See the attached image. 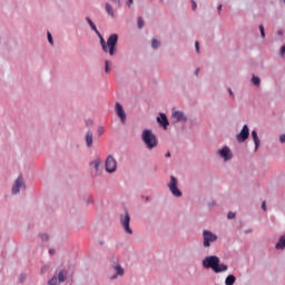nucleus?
I'll list each match as a JSON object with an SVG mask.
<instances>
[{
  "instance_id": "obj_1",
  "label": "nucleus",
  "mask_w": 285,
  "mask_h": 285,
  "mask_svg": "<svg viewBox=\"0 0 285 285\" xmlns=\"http://www.w3.org/2000/svg\"><path fill=\"white\" fill-rule=\"evenodd\" d=\"M98 37L104 52H109L110 57H114L115 52H117V41H119V36H117V33H112L108 38L107 43L101 33H99Z\"/></svg>"
},
{
  "instance_id": "obj_2",
  "label": "nucleus",
  "mask_w": 285,
  "mask_h": 285,
  "mask_svg": "<svg viewBox=\"0 0 285 285\" xmlns=\"http://www.w3.org/2000/svg\"><path fill=\"white\" fill-rule=\"evenodd\" d=\"M204 268H212L214 273H226L228 266L225 264H219V257L217 256H207L203 261Z\"/></svg>"
},
{
  "instance_id": "obj_3",
  "label": "nucleus",
  "mask_w": 285,
  "mask_h": 285,
  "mask_svg": "<svg viewBox=\"0 0 285 285\" xmlns=\"http://www.w3.org/2000/svg\"><path fill=\"white\" fill-rule=\"evenodd\" d=\"M141 138L144 144L147 146L148 150L157 148V144H159V141L157 140V136H155V134H153V130L150 129H145L142 131Z\"/></svg>"
},
{
  "instance_id": "obj_4",
  "label": "nucleus",
  "mask_w": 285,
  "mask_h": 285,
  "mask_svg": "<svg viewBox=\"0 0 285 285\" xmlns=\"http://www.w3.org/2000/svg\"><path fill=\"white\" fill-rule=\"evenodd\" d=\"M107 173H116L117 171V159L112 156H108L105 163Z\"/></svg>"
},
{
  "instance_id": "obj_5",
  "label": "nucleus",
  "mask_w": 285,
  "mask_h": 285,
  "mask_svg": "<svg viewBox=\"0 0 285 285\" xmlns=\"http://www.w3.org/2000/svg\"><path fill=\"white\" fill-rule=\"evenodd\" d=\"M168 188L170 193L174 195V197H181V191L177 187V178H175V176L170 177V183L168 185Z\"/></svg>"
},
{
  "instance_id": "obj_6",
  "label": "nucleus",
  "mask_w": 285,
  "mask_h": 285,
  "mask_svg": "<svg viewBox=\"0 0 285 285\" xmlns=\"http://www.w3.org/2000/svg\"><path fill=\"white\" fill-rule=\"evenodd\" d=\"M120 224L125 228V232L128 235H132V229H130V215L126 213L124 216H120Z\"/></svg>"
},
{
  "instance_id": "obj_7",
  "label": "nucleus",
  "mask_w": 285,
  "mask_h": 285,
  "mask_svg": "<svg viewBox=\"0 0 285 285\" xmlns=\"http://www.w3.org/2000/svg\"><path fill=\"white\" fill-rule=\"evenodd\" d=\"M203 237H204V246L206 248H208V246H210V242H217V235H215L208 230H204Z\"/></svg>"
},
{
  "instance_id": "obj_8",
  "label": "nucleus",
  "mask_w": 285,
  "mask_h": 285,
  "mask_svg": "<svg viewBox=\"0 0 285 285\" xmlns=\"http://www.w3.org/2000/svg\"><path fill=\"white\" fill-rule=\"evenodd\" d=\"M249 135H250V131L248 129V125H245L243 126V129L240 130V132L236 136V139L242 144L248 139Z\"/></svg>"
},
{
  "instance_id": "obj_9",
  "label": "nucleus",
  "mask_w": 285,
  "mask_h": 285,
  "mask_svg": "<svg viewBox=\"0 0 285 285\" xmlns=\"http://www.w3.org/2000/svg\"><path fill=\"white\" fill-rule=\"evenodd\" d=\"M20 188H26V183H23V178L21 176L18 177L12 187L13 195H18Z\"/></svg>"
},
{
  "instance_id": "obj_10",
  "label": "nucleus",
  "mask_w": 285,
  "mask_h": 285,
  "mask_svg": "<svg viewBox=\"0 0 285 285\" xmlns=\"http://www.w3.org/2000/svg\"><path fill=\"white\" fill-rule=\"evenodd\" d=\"M116 115L120 117L121 124H126V111H124V107L119 102H116Z\"/></svg>"
},
{
  "instance_id": "obj_11",
  "label": "nucleus",
  "mask_w": 285,
  "mask_h": 285,
  "mask_svg": "<svg viewBox=\"0 0 285 285\" xmlns=\"http://www.w3.org/2000/svg\"><path fill=\"white\" fill-rule=\"evenodd\" d=\"M218 154L225 159V161H228V159L233 158V154H230V148L228 147H224L218 151Z\"/></svg>"
},
{
  "instance_id": "obj_12",
  "label": "nucleus",
  "mask_w": 285,
  "mask_h": 285,
  "mask_svg": "<svg viewBox=\"0 0 285 285\" xmlns=\"http://www.w3.org/2000/svg\"><path fill=\"white\" fill-rule=\"evenodd\" d=\"M157 121H158V124L164 126L165 130L169 126L168 117H166V114H160V117L157 118Z\"/></svg>"
},
{
  "instance_id": "obj_13",
  "label": "nucleus",
  "mask_w": 285,
  "mask_h": 285,
  "mask_svg": "<svg viewBox=\"0 0 285 285\" xmlns=\"http://www.w3.org/2000/svg\"><path fill=\"white\" fill-rule=\"evenodd\" d=\"M114 269L116 272V275L111 276V279H117V276L124 277V267H121V265H115Z\"/></svg>"
},
{
  "instance_id": "obj_14",
  "label": "nucleus",
  "mask_w": 285,
  "mask_h": 285,
  "mask_svg": "<svg viewBox=\"0 0 285 285\" xmlns=\"http://www.w3.org/2000/svg\"><path fill=\"white\" fill-rule=\"evenodd\" d=\"M173 117L176 119V121H186V117L184 116L183 111H174Z\"/></svg>"
},
{
  "instance_id": "obj_15",
  "label": "nucleus",
  "mask_w": 285,
  "mask_h": 285,
  "mask_svg": "<svg viewBox=\"0 0 285 285\" xmlns=\"http://www.w3.org/2000/svg\"><path fill=\"white\" fill-rule=\"evenodd\" d=\"M275 248H276L277 250H284V248H285V234L279 237V240H278V243L276 244Z\"/></svg>"
},
{
  "instance_id": "obj_16",
  "label": "nucleus",
  "mask_w": 285,
  "mask_h": 285,
  "mask_svg": "<svg viewBox=\"0 0 285 285\" xmlns=\"http://www.w3.org/2000/svg\"><path fill=\"white\" fill-rule=\"evenodd\" d=\"M252 138L254 139L255 150H257V148H259V137L257 136L256 130L252 131Z\"/></svg>"
},
{
  "instance_id": "obj_17",
  "label": "nucleus",
  "mask_w": 285,
  "mask_h": 285,
  "mask_svg": "<svg viewBox=\"0 0 285 285\" xmlns=\"http://www.w3.org/2000/svg\"><path fill=\"white\" fill-rule=\"evenodd\" d=\"M68 277V272L66 271H60L59 274H58V282L61 283V282H66V278Z\"/></svg>"
},
{
  "instance_id": "obj_18",
  "label": "nucleus",
  "mask_w": 285,
  "mask_h": 285,
  "mask_svg": "<svg viewBox=\"0 0 285 285\" xmlns=\"http://www.w3.org/2000/svg\"><path fill=\"white\" fill-rule=\"evenodd\" d=\"M237 282V277L235 275H228L225 279L226 285H234Z\"/></svg>"
},
{
  "instance_id": "obj_19",
  "label": "nucleus",
  "mask_w": 285,
  "mask_h": 285,
  "mask_svg": "<svg viewBox=\"0 0 285 285\" xmlns=\"http://www.w3.org/2000/svg\"><path fill=\"white\" fill-rule=\"evenodd\" d=\"M86 144L88 148L92 147V131H88L86 135Z\"/></svg>"
},
{
  "instance_id": "obj_20",
  "label": "nucleus",
  "mask_w": 285,
  "mask_h": 285,
  "mask_svg": "<svg viewBox=\"0 0 285 285\" xmlns=\"http://www.w3.org/2000/svg\"><path fill=\"white\" fill-rule=\"evenodd\" d=\"M106 12L109 17H115V11L112 10V6L110 3H106Z\"/></svg>"
},
{
  "instance_id": "obj_21",
  "label": "nucleus",
  "mask_w": 285,
  "mask_h": 285,
  "mask_svg": "<svg viewBox=\"0 0 285 285\" xmlns=\"http://www.w3.org/2000/svg\"><path fill=\"white\" fill-rule=\"evenodd\" d=\"M87 22L89 23L91 30H94V32L99 35V30H97V26H95V22H92V20L90 18H87Z\"/></svg>"
},
{
  "instance_id": "obj_22",
  "label": "nucleus",
  "mask_w": 285,
  "mask_h": 285,
  "mask_svg": "<svg viewBox=\"0 0 285 285\" xmlns=\"http://www.w3.org/2000/svg\"><path fill=\"white\" fill-rule=\"evenodd\" d=\"M101 164V160L96 159L90 163V166H94L95 170H99V165Z\"/></svg>"
},
{
  "instance_id": "obj_23",
  "label": "nucleus",
  "mask_w": 285,
  "mask_h": 285,
  "mask_svg": "<svg viewBox=\"0 0 285 285\" xmlns=\"http://www.w3.org/2000/svg\"><path fill=\"white\" fill-rule=\"evenodd\" d=\"M57 284H59L57 276H53L51 279L48 281V285H57Z\"/></svg>"
},
{
  "instance_id": "obj_24",
  "label": "nucleus",
  "mask_w": 285,
  "mask_h": 285,
  "mask_svg": "<svg viewBox=\"0 0 285 285\" xmlns=\"http://www.w3.org/2000/svg\"><path fill=\"white\" fill-rule=\"evenodd\" d=\"M151 47H153L154 49L159 48V42L157 41V39H153V41H151Z\"/></svg>"
},
{
  "instance_id": "obj_25",
  "label": "nucleus",
  "mask_w": 285,
  "mask_h": 285,
  "mask_svg": "<svg viewBox=\"0 0 285 285\" xmlns=\"http://www.w3.org/2000/svg\"><path fill=\"white\" fill-rule=\"evenodd\" d=\"M105 71L110 72V62L108 60L105 61Z\"/></svg>"
},
{
  "instance_id": "obj_26",
  "label": "nucleus",
  "mask_w": 285,
  "mask_h": 285,
  "mask_svg": "<svg viewBox=\"0 0 285 285\" xmlns=\"http://www.w3.org/2000/svg\"><path fill=\"white\" fill-rule=\"evenodd\" d=\"M253 83H254V86H259V83H261L259 77L253 76Z\"/></svg>"
},
{
  "instance_id": "obj_27",
  "label": "nucleus",
  "mask_w": 285,
  "mask_h": 285,
  "mask_svg": "<svg viewBox=\"0 0 285 285\" xmlns=\"http://www.w3.org/2000/svg\"><path fill=\"white\" fill-rule=\"evenodd\" d=\"M259 31H261V37L264 39V37H266V32L264 31L263 24L259 26Z\"/></svg>"
},
{
  "instance_id": "obj_28",
  "label": "nucleus",
  "mask_w": 285,
  "mask_h": 285,
  "mask_svg": "<svg viewBox=\"0 0 285 285\" xmlns=\"http://www.w3.org/2000/svg\"><path fill=\"white\" fill-rule=\"evenodd\" d=\"M138 28L139 29L144 28V19L142 18H138Z\"/></svg>"
},
{
  "instance_id": "obj_29",
  "label": "nucleus",
  "mask_w": 285,
  "mask_h": 285,
  "mask_svg": "<svg viewBox=\"0 0 285 285\" xmlns=\"http://www.w3.org/2000/svg\"><path fill=\"white\" fill-rule=\"evenodd\" d=\"M47 36H48V41H49V43H50L51 46H53L55 42L52 41V35H51L50 32H48Z\"/></svg>"
},
{
  "instance_id": "obj_30",
  "label": "nucleus",
  "mask_w": 285,
  "mask_h": 285,
  "mask_svg": "<svg viewBox=\"0 0 285 285\" xmlns=\"http://www.w3.org/2000/svg\"><path fill=\"white\" fill-rule=\"evenodd\" d=\"M227 217H228L229 219H235V213L229 212L228 215H227Z\"/></svg>"
},
{
  "instance_id": "obj_31",
  "label": "nucleus",
  "mask_w": 285,
  "mask_h": 285,
  "mask_svg": "<svg viewBox=\"0 0 285 285\" xmlns=\"http://www.w3.org/2000/svg\"><path fill=\"white\" fill-rule=\"evenodd\" d=\"M114 3H117L118 8H121V0H111Z\"/></svg>"
},
{
  "instance_id": "obj_32",
  "label": "nucleus",
  "mask_w": 285,
  "mask_h": 285,
  "mask_svg": "<svg viewBox=\"0 0 285 285\" xmlns=\"http://www.w3.org/2000/svg\"><path fill=\"white\" fill-rule=\"evenodd\" d=\"M279 141H281V144H285V134L281 135Z\"/></svg>"
},
{
  "instance_id": "obj_33",
  "label": "nucleus",
  "mask_w": 285,
  "mask_h": 285,
  "mask_svg": "<svg viewBox=\"0 0 285 285\" xmlns=\"http://www.w3.org/2000/svg\"><path fill=\"white\" fill-rule=\"evenodd\" d=\"M41 239H43L45 242H48V235L47 234H42L40 235Z\"/></svg>"
},
{
  "instance_id": "obj_34",
  "label": "nucleus",
  "mask_w": 285,
  "mask_h": 285,
  "mask_svg": "<svg viewBox=\"0 0 285 285\" xmlns=\"http://www.w3.org/2000/svg\"><path fill=\"white\" fill-rule=\"evenodd\" d=\"M196 52H199V41L195 42Z\"/></svg>"
},
{
  "instance_id": "obj_35",
  "label": "nucleus",
  "mask_w": 285,
  "mask_h": 285,
  "mask_svg": "<svg viewBox=\"0 0 285 285\" xmlns=\"http://www.w3.org/2000/svg\"><path fill=\"white\" fill-rule=\"evenodd\" d=\"M191 3H193V6H191L193 10H197V2L191 1Z\"/></svg>"
},
{
  "instance_id": "obj_36",
  "label": "nucleus",
  "mask_w": 285,
  "mask_h": 285,
  "mask_svg": "<svg viewBox=\"0 0 285 285\" xmlns=\"http://www.w3.org/2000/svg\"><path fill=\"white\" fill-rule=\"evenodd\" d=\"M281 55H282V56L285 55V45L281 48Z\"/></svg>"
},
{
  "instance_id": "obj_37",
  "label": "nucleus",
  "mask_w": 285,
  "mask_h": 285,
  "mask_svg": "<svg viewBox=\"0 0 285 285\" xmlns=\"http://www.w3.org/2000/svg\"><path fill=\"white\" fill-rule=\"evenodd\" d=\"M98 135H104V127H100V128L98 129Z\"/></svg>"
},
{
  "instance_id": "obj_38",
  "label": "nucleus",
  "mask_w": 285,
  "mask_h": 285,
  "mask_svg": "<svg viewBox=\"0 0 285 285\" xmlns=\"http://www.w3.org/2000/svg\"><path fill=\"white\" fill-rule=\"evenodd\" d=\"M262 208H263V210H266V202H263Z\"/></svg>"
},
{
  "instance_id": "obj_39",
  "label": "nucleus",
  "mask_w": 285,
  "mask_h": 285,
  "mask_svg": "<svg viewBox=\"0 0 285 285\" xmlns=\"http://www.w3.org/2000/svg\"><path fill=\"white\" fill-rule=\"evenodd\" d=\"M230 97H233V89H228Z\"/></svg>"
},
{
  "instance_id": "obj_40",
  "label": "nucleus",
  "mask_w": 285,
  "mask_h": 285,
  "mask_svg": "<svg viewBox=\"0 0 285 285\" xmlns=\"http://www.w3.org/2000/svg\"><path fill=\"white\" fill-rule=\"evenodd\" d=\"M49 253H50L51 255H55V249H49Z\"/></svg>"
},
{
  "instance_id": "obj_41",
  "label": "nucleus",
  "mask_w": 285,
  "mask_h": 285,
  "mask_svg": "<svg viewBox=\"0 0 285 285\" xmlns=\"http://www.w3.org/2000/svg\"><path fill=\"white\" fill-rule=\"evenodd\" d=\"M48 267H42V269H41V273H46V269H47Z\"/></svg>"
},
{
  "instance_id": "obj_42",
  "label": "nucleus",
  "mask_w": 285,
  "mask_h": 285,
  "mask_svg": "<svg viewBox=\"0 0 285 285\" xmlns=\"http://www.w3.org/2000/svg\"><path fill=\"white\" fill-rule=\"evenodd\" d=\"M128 6H132V0H128Z\"/></svg>"
},
{
  "instance_id": "obj_43",
  "label": "nucleus",
  "mask_w": 285,
  "mask_h": 285,
  "mask_svg": "<svg viewBox=\"0 0 285 285\" xmlns=\"http://www.w3.org/2000/svg\"><path fill=\"white\" fill-rule=\"evenodd\" d=\"M218 12H222V4L218 6Z\"/></svg>"
},
{
  "instance_id": "obj_44",
  "label": "nucleus",
  "mask_w": 285,
  "mask_h": 285,
  "mask_svg": "<svg viewBox=\"0 0 285 285\" xmlns=\"http://www.w3.org/2000/svg\"><path fill=\"white\" fill-rule=\"evenodd\" d=\"M165 157H170V151H168V153L165 155Z\"/></svg>"
},
{
  "instance_id": "obj_45",
  "label": "nucleus",
  "mask_w": 285,
  "mask_h": 285,
  "mask_svg": "<svg viewBox=\"0 0 285 285\" xmlns=\"http://www.w3.org/2000/svg\"><path fill=\"white\" fill-rule=\"evenodd\" d=\"M196 75H199V69H196Z\"/></svg>"
},
{
  "instance_id": "obj_46",
  "label": "nucleus",
  "mask_w": 285,
  "mask_h": 285,
  "mask_svg": "<svg viewBox=\"0 0 285 285\" xmlns=\"http://www.w3.org/2000/svg\"><path fill=\"white\" fill-rule=\"evenodd\" d=\"M23 279H26V277L20 278V282H23Z\"/></svg>"
},
{
  "instance_id": "obj_47",
  "label": "nucleus",
  "mask_w": 285,
  "mask_h": 285,
  "mask_svg": "<svg viewBox=\"0 0 285 285\" xmlns=\"http://www.w3.org/2000/svg\"><path fill=\"white\" fill-rule=\"evenodd\" d=\"M283 2L285 3V0H283Z\"/></svg>"
}]
</instances>
